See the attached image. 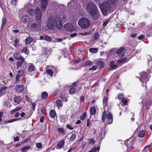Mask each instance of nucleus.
Wrapping results in <instances>:
<instances>
[{
	"mask_svg": "<svg viewBox=\"0 0 152 152\" xmlns=\"http://www.w3.org/2000/svg\"><path fill=\"white\" fill-rule=\"evenodd\" d=\"M150 146H145L144 148H143L142 152H146L149 150L148 148Z\"/></svg>",
	"mask_w": 152,
	"mask_h": 152,
	"instance_id": "nucleus-45",
	"label": "nucleus"
},
{
	"mask_svg": "<svg viewBox=\"0 0 152 152\" xmlns=\"http://www.w3.org/2000/svg\"><path fill=\"white\" fill-rule=\"evenodd\" d=\"M102 120L103 122H105L109 124H111L113 120L111 114L104 109L102 116Z\"/></svg>",
	"mask_w": 152,
	"mask_h": 152,
	"instance_id": "nucleus-6",
	"label": "nucleus"
},
{
	"mask_svg": "<svg viewBox=\"0 0 152 152\" xmlns=\"http://www.w3.org/2000/svg\"><path fill=\"white\" fill-rule=\"evenodd\" d=\"M105 1L99 4V7L103 15L107 13V11L110 8L111 5L115 3V0H105Z\"/></svg>",
	"mask_w": 152,
	"mask_h": 152,
	"instance_id": "nucleus-3",
	"label": "nucleus"
},
{
	"mask_svg": "<svg viewBox=\"0 0 152 152\" xmlns=\"http://www.w3.org/2000/svg\"><path fill=\"white\" fill-rule=\"evenodd\" d=\"M96 148H94L93 149L89 151L88 152H96Z\"/></svg>",
	"mask_w": 152,
	"mask_h": 152,
	"instance_id": "nucleus-62",
	"label": "nucleus"
},
{
	"mask_svg": "<svg viewBox=\"0 0 152 152\" xmlns=\"http://www.w3.org/2000/svg\"><path fill=\"white\" fill-rule=\"evenodd\" d=\"M97 66H93L91 68H89V70H95L97 69Z\"/></svg>",
	"mask_w": 152,
	"mask_h": 152,
	"instance_id": "nucleus-52",
	"label": "nucleus"
},
{
	"mask_svg": "<svg viewBox=\"0 0 152 152\" xmlns=\"http://www.w3.org/2000/svg\"><path fill=\"white\" fill-rule=\"evenodd\" d=\"M76 134H72L70 138V140L72 141H74L76 138Z\"/></svg>",
	"mask_w": 152,
	"mask_h": 152,
	"instance_id": "nucleus-39",
	"label": "nucleus"
},
{
	"mask_svg": "<svg viewBox=\"0 0 152 152\" xmlns=\"http://www.w3.org/2000/svg\"><path fill=\"white\" fill-rule=\"evenodd\" d=\"M26 7L24 9H21L19 12V14L21 16V19L23 23V24H26L28 22H29L31 18L27 14L25 10Z\"/></svg>",
	"mask_w": 152,
	"mask_h": 152,
	"instance_id": "nucleus-5",
	"label": "nucleus"
},
{
	"mask_svg": "<svg viewBox=\"0 0 152 152\" xmlns=\"http://www.w3.org/2000/svg\"><path fill=\"white\" fill-rule=\"evenodd\" d=\"M140 80L142 83V86H144V84H146L149 80V76L146 72H145L140 73Z\"/></svg>",
	"mask_w": 152,
	"mask_h": 152,
	"instance_id": "nucleus-8",
	"label": "nucleus"
},
{
	"mask_svg": "<svg viewBox=\"0 0 152 152\" xmlns=\"http://www.w3.org/2000/svg\"><path fill=\"white\" fill-rule=\"evenodd\" d=\"M58 132L61 133H63L64 132V131L62 128H58Z\"/></svg>",
	"mask_w": 152,
	"mask_h": 152,
	"instance_id": "nucleus-58",
	"label": "nucleus"
},
{
	"mask_svg": "<svg viewBox=\"0 0 152 152\" xmlns=\"http://www.w3.org/2000/svg\"><path fill=\"white\" fill-rule=\"evenodd\" d=\"M14 138L15 141H18L19 140V137L18 136H17L16 137H14Z\"/></svg>",
	"mask_w": 152,
	"mask_h": 152,
	"instance_id": "nucleus-64",
	"label": "nucleus"
},
{
	"mask_svg": "<svg viewBox=\"0 0 152 152\" xmlns=\"http://www.w3.org/2000/svg\"><path fill=\"white\" fill-rule=\"evenodd\" d=\"M99 37V33L98 32H96L95 33L94 35V37L95 39H97Z\"/></svg>",
	"mask_w": 152,
	"mask_h": 152,
	"instance_id": "nucleus-49",
	"label": "nucleus"
},
{
	"mask_svg": "<svg viewBox=\"0 0 152 152\" xmlns=\"http://www.w3.org/2000/svg\"><path fill=\"white\" fill-rule=\"evenodd\" d=\"M90 22L87 18H83L79 19L78 24L82 28L86 29L89 27L90 26Z\"/></svg>",
	"mask_w": 152,
	"mask_h": 152,
	"instance_id": "nucleus-7",
	"label": "nucleus"
},
{
	"mask_svg": "<svg viewBox=\"0 0 152 152\" xmlns=\"http://www.w3.org/2000/svg\"><path fill=\"white\" fill-rule=\"evenodd\" d=\"M37 147L38 148H40L42 147V144L41 143H37L36 144Z\"/></svg>",
	"mask_w": 152,
	"mask_h": 152,
	"instance_id": "nucleus-46",
	"label": "nucleus"
},
{
	"mask_svg": "<svg viewBox=\"0 0 152 152\" xmlns=\"http://www.w3.org/2000/svg\"><path fill=\"white\" fill-rule=\"evenodd\" d=\"M66 127L67 128L70 130H72L73 129V128L71 127L69 124H67L66 125Z\"/></svg>",
	"mask_w": 152,
	"mask_h": 152,
	"instance_id": "nucleus-60",
	"label": "nucleus"
},
{
	"mask_svg": "<svg viewBox=\"0 0 152 152\" xmlns=\"http://www.w3.org/2000/svg\"><path fill=\"white\" fill-rule=\"evenodd\" d=\"M30 147L29 146H27L21 148V151L23 152H26L27 151L29 150L30 149Z\"/></svg>",
	"mask_w": 152,
	"mask_h": 152,
	"instance_id": "nucleus-32",
	"label": "nucleus"
},
{
	"mask_svg": "<svg viewBox=\"0 0 152 152\" xmlns=\"http://www.w3.org/2000/svg\"><path fill=\"white\" fill-rule=\"evenodd\" d=\"M33 41V38L30 37H27L25 40V42L26 45L30 44Z\"/></svg>",
	"mask_w": 152,
	"mask_h": 152,
	"instance_id": "nucleus-21",
	"label": "nucleus"
},
{
	"mask_svg": "<svg viewBox=\"0 0 152 152\" xmlns=\"http://www.w3.org/2000/svg\"><path fill=\"white\" fill-rule=\"evenodd\" d=\"M152 104V101H150L148 102V101H147L146 102V105L148 106L151 105Z\"/></svg>",
	"mask_w": 152,
	"mask_h": 152,
	"instance_id": "nucleus-53",
	"label": "nucleus"
},
{
	"mask_svg": "<svg viewBox=\"0 0 152 152\" xmlns=\"http://www.w3.org/2000/svg\"><path fill=\"white\" fill-rule=\"evenodd\" d=\"M34 3L36 4L41 2V9L42 11H44L48 4L47 0H34Z\"/></svg>",
	"mask_w": 152,
	"mask_h": 152,
	"instance_id": "nucleus-9",
	"label": "nucleus"
},
{
	"mask_svg": "<svg viewBox=\"0 0 152 152\" xmlns=\"http://www.w3.org/2000/svg\"><path fill=\"white\" fill-rule=\"evenodd\" d=\"M24 72L23 70L21 69L19 70L18 72L17 75L20 77L22 76L23 75Z\"/></svg>",
	"mask_w": 152,
	"mask_h": 152,
	"instance_id": "nucleus-30",
	"label": "nucleus"
},
{
	"mask_svg": "<svg viewBox=\"0 0 152 152\" xmlns=\"http://www.w3.org/2000/svg\"><path fill=\"white\" fill-rule=\"evenodd\" d=\"M89 51L91 53H95L97 52L98 50L96 48H91L89 49Z\"/></svg>",
	"mask_w": 152,
	"mask_h": 152,
	"instance_id": "nucleus-34",
	"label": "nucleus"
},
{
	"mask_svg": "<svg viewBox=\"0 0 152 152\" xmlns=\"http://www.w3.org/2000/svg\"><path fill=\"white\" fill-rule=\"evenodd\" d=\"M145 132L143 130H141L138 133V136L140 137H142L145 136Z\"/></svg>",
	"mask_w": 152,
	"mask_h": 152,
	"instance_id": "nucleus-31",
	"label": "nucleus"
},
{
	"mask_svg": "<svg viewBox=\"0 0 152 152\" xmlns=\"http://www.w3.org/2000/svg\"><path fill=\"white\" fill-rule=\"evenodd\" d=\"M128 60L127 57H124V58L120 59L117 61V62L119 63H124L127 61Z\"/></svg>",
	"mask_w": 152,
	"mask_h": 152,
	"instance_id": "nucleus-25",
	"label": "nucleus"
},
{
	"mask_svg": "<svg viewBox=\"0 0 152 152\" xmlns=\"http://www.w3.org/2000/svg\"><path fill=\"white\" fill-rule=\"evenodd\" d=\"M12 4L15 5H16L17 3V0H12Z\"/></svg>",
	"mask_w": 152,
	"mask_h": 152,
	"instance_id": "nucleus-59",
	"label": "nucleus"
},
{
	"mask_svg": "<svg viewBox=\"0 0 152 152\" xmlns=\"http://www.w3.org/2000/svg\"><path fill=\"white\" fill-rule=\"evenodd\" d=\"M56 112L54 110H51L50 111L49 115L52 118H54L56 116Z\"/></svg>",
	"mask_w": 152,
	"mask_h": 152,
	"instance_id": "nucleus-24",
	"label": "nucleus"
},
{
	"mask_svg": "<svg viewBox=\"0 0 152 152\" xmlns=\"http://www.w3.org/2000/svg\"><path fill=\"white\" fill-rule=\"evenodd\" d=\"M144 37V36L143 35H141L138 37V39H143Z\"/></svg>",
	"mask_w": 152,
	"mask_h": 152,
	"instance_id": "nucleus-63",
	"label": "nucleus"
},
{
	"mask_svg": "<svg viewBox=\"0 0 152 152\" xmlns=\"http://www.w3.org/2000/svg\"><path fill=\"white\" fill-rule=\"evenodd\" d=\"M76 91L75 89L74 88H70L69 90V93L71 94H74Z\"/></svg>",
	"mask_w": 152,
	"mask_h": 152,
	"instance_id": "nucleus-41",
	"label": "nucleus"
},
{
	"mask_svg": "<svg viewBox=\"0 0 152 152\" xmlns=\"http://www.w3.org/2000/svg\"><path fill=\"white\" fill-rule=\"evenodd\" d=\"M90 111L91 114L95 115L96 112V107L94 106L91 107L90 109Z\"/></svg>",
	"mask_w": 152,
	"mask_h": 152,
	"instance_id": "nucleus-20",
	"label": "nucleus"
},
{
	"mask_svg": "<svg viewBox=\"0 0 152 152\" xmlns=\"http://www.w3.org/2000/svg\"><path fill=\"white\" fill-rule=\"evenodd\" d=\"M15 89L16 91L18 92H21L23 91L24 88L22 85H20L17 86L15 87Z\"/></svg>",
	"mask_w": 152,
	"mask_h": 152,
	"instance_id": "nucleus-14",
	"label": "nucleus"
},
{
	"mask_svg": "<svg viewBox=\"0 0 152 152\" xmlns=\"http://www.w3.org/2000/svg\"><path fill=\"white\" fill-rule=\"evenodd\" d=\"M64 140H62L59 142L57 145L56 147L57 149H60L63 147V146L64 144Z\"/></svg>",
	"mask_w": 152,
	"mask_h": 152,
	"instance_id": "nucleus-16",
	"label": "nucleus"
},
{
	"mask_svg": "<svg viewBox=\"0 0 152 152\" xmlns=\"http://www.w3.org/2000/svg\"><path fill=\"white\" fill-rule=\"evenodd\" d=\"M20 61H18L16 62V65L17 66V69H18L19 67H21L24 61V59H22L20 60Z\"/></svg>",
	"mask_w": 152,
	"mask_h": 152,
	"instance_id": "nucleus-19",
	"label": "nucleus"
},
{
	"mask_svg": "<svg viewBox=\"0 0 152 152\" xmlns=\"http://www.w3.org/2000/svg\"><path fill=\"white\" fill-rule=\"evenodd\" d=\"M92 63L90 61H85L83 63L84 66H91L92 65Z\"/></svg>",
	"mask_w": 152,
	"mask_h": 152,
	"instance_id": "nucleus-33",
	"label": "nucleus"
},
{
	"mask_svg": "<svg viewBox=\"0 0 152 152\" xmlns=\"http://www.w3.org/2000/svg\"><path fill=\"white\" fill-rule=\"evenodd\" d=\"M19 42L17 39H15L14 41V45L15 47H17L18 46V44H19Z\"/></svg>",
	"mask_w": 152,
	"mask_h": 152,
	"instance_id": "nucleus-40",
	"label": "nucleus"
},
{
	"mask_svg": "<svg viewBox=\"0 0 152 152\" xmlns=\"http://www.w3.org/2000/svg\"><path fill=\"white\" fill-rule=\"evenodd\" d=\"M121 101L124 104V105H122L123 106H124L127 104V99H125L124 98H123Z\"/></svg>",
	"mask_w": 152,
	"mask_h": 152,
	"instance_id": "nucleus-44",
	"label": "nucleus"
},
{
	"mask_svg": "<svg viewBox=\"0 0 152 152\" xmlns=\"http://www.w3.org/2000/svg\"><path fill=\"white\" fill-rule=\"evenodd\" d=\"M86 9L93 19L97 20L99 13L97 12V8L96 5L93 2H90L87 4Z\"/></svg>",
	"mask_w": 152,
	"mask_h": 152,
	"instance_id": "nucleus-2",
	"label": "nucleus"
},
{
	"mask_svg": "<svg viewBox=\"0 0 152 152\" xmlns=\"http://www.w3.org/2000/svg\"><path fill=\"white\" fill-rule=\"evenodd\" d=\"M58 89H56L55 90L53 93V94L54 96H56L58 94Z\"/></svg>",
	"mask_w": 152,
	"mask_h": 152,
	"instance_id": "nucleus-54",
	"label": "nucleus"
},
{
	"mask_svg": "<svg viewBox=\"0 0 152 152\" xmlns=\"http://www.w3.org/2000/svg\"><path fill=\"white\" fill-rule=\"evenodd\" d=\"M7 88L8 87H4L1 88L0 89V96H1L4 94Z\"/></svg>",
	"mask_w": 152,
	"mask_h": 152,
	"instance_id": "nucleus-23",
	"label": "nucleus"
},
{
	"mask_svg": "<svg viewBox=\"0 0 152 152\" xmlns=\"http://www.w3.org/2000/svg\"><path fill=\"white\" fill-rule=\"evenodd\" d=\"M57 18H59L60 19V20L62 22H65L66 19V15L65 14H61L60 15H59Z\"/></svg>",
	"mask_w": 152,
	"mask_h": 152,
	"instance_id": "nucleus-17",
	"label": "nucleus"
},
{
	"mask_svg": "<svg viewBox=\"0 0 152 152\" xmlns=\"http://www.w3.org/2000/svg\"><path fill=\"white\" fill-rule=\"evenodd\" d=\"M19 52L21 53H24L26 54H28V50L26 48H25L21 50H19Z\"/></svg>",
	"mask_w": 152,
	"mask_h": 152,
	"instance_id": "nucleus-28",
	"label": "nucleus"
},
{
	"mask_svg": "<svg viewBox=\"0 0 152 152\" xmlns=\"http://www.w3.org/2000/svg\"><path fill=\"white\" fill-rule=\"evenodd\" d=\"M5 105L8 107H11V104L8 101H6L5 103Z\"/></svg>",
	"mask_w": 152,
	"mask_h": 152,
	"instance_id": "nucleus-57",
	"label": "nucleus"
},
{
	"mask_svg": "<svg viewBox=\"0 0 152 152\" xmlns=\"http://www.w3.org/2000/svg\"><path fill=\"white\" fill-rule=\"evenodd\" d=\"M64 28L65 31L68 32L73 31L74 29V26L70 24H65L64 27Z\"/></svg>",
	"mask_w": 152,
	"mask_h": 152,
	"instance_id": "nucleus-10",
	"label": "nucleus"
},
{
	"mask_svg": "<svg viewBox=\"0 0 152 152\" xmlns=\"http://www.w3.org/2000/svg\"><path fill=\"white\" fill-rule=\"evenodd\" d=\"M32 106V107L33 110L34 111L35 110V107L37 105L36 102H35L31 103Z\"/></svg>",
	"mask_w": 152,
	"mask_h": 152,
	"instance_id": "nucleus-50",
	"label": "nucleus"
},
{
	"mask_svg": "<svg viewBox=\"0 0 152 152\" xmlns=\"http://www.w3.org/2000/svg\"><path fill=\"white\" fill-rule=\"evenodd\" d=\"M123 98H124L123 95L122 94H119L118 96V99H122Z\"/></svg>",
	"mask_w": 152,
	"mask_h": 152,
	"instance_id": "nucleus-51",
	"label": "nucleus"
},
{
	"mask_svg": "<svg viewBox=\"0 0 152 152\" xmlns=\"http://www.w3.org/2000/svg\"><path fill=\"white\" fill-rule=\"evenodd\" d=\"M108 100V98L107 97H104L103 99V105L105 106L104 109H106V107L107 106V103Z\"/></svg>",
	"mask_w": 152,
	"mask_h": 152,
	"instance_id": "nucleus-29",
	"label": "nucleus"
},
{
	"mask_svg": "<svg viewBox=\"0 0 152 152\" xmlns=\"http://www.w3.org/2000/svg\"><path fill=\"white\" fill-rule=\"evenodd\" d=\"M110 67L113 69H115L117 68V66L116 65L114 64V61H112L110 64Z\"/></svg>",
	"mask_w": 152,
	"mask_h": 152,
	"instance_id": "nucleus-26",
	"label": "nucleus"
},
{
	"mask_svg": "<svg viewBox=\"0 0 152 152\" xmlns=\"http://www.w3.org/2000/svg\"><path fill=\"white\" fill-rule=\"evenodd\" d=\"M20 77L17 75L15 78V81L16 83H18V81L20 80Z\"/></svg>",
	"mask_w": 152,
	"mask_h": 152,
	"instance_id": "nucleus-56",
	"label": "nucleus"
},
{
	"mask_svg": "<svg viewBox=\"0 0 152 152\" xmlns=\"http://www.w3.org/2000/svg\"><path fill=\"white\" fill-rule=\"evenodd\" d=\"M6 19L4 17L2 20V26L1 27V29L4 26V25L6 24Z\"/></svg>",
	"mask_w": 152,
	"mask_h": 152,
	"instance_id": "nucleus-37",
	"label": "nucleus"
},
{
	"mask_svg": "<svg viewBox=\"0 0 152 152\" xmlns=\"http://www.w3.org/2000/svg\"><path fill=\"white\" fill-rule=\"evenodd\" d=\"M148 66L151 68L150 70L152 71V61H149L148 62Z\"/></svg>",
	"mask_w": 152,
	"mask_h": 152,
	"instance_id": "nucleus-43",
	"label": "nucleus"
},
{
	"mask_svg": "<svg viewBox=\"0 0 152 152\" xmlns=\"http://www.w3.org/2000/svg\"><path fill=\"white\" fill-rule=\"evenodd\" d=\"M46 72L48 74L52 76L53 73L56 72H57L56 70V68L54 66H52L50 68L48 67V69H46Z\"/></svg>",
	"mask_w": 152,
	"mask_h": 152,
	"instance_id": "nucleus-12",
	"label": "nucleus"
},
{
	"mask_svg": "<svg viewBox=\"0 0 152 152\" xmlns=\"http://www.w3.org/2000/svg\"><path fill=\"white\" fill-rule=\"evenodd\" d=\"M48 96V93L45 91L43 92L41 94V96L43 99H45L47 98Z\"/></svg>",
	"mask_w": 152,
	"mask_h": 152,
	"instance_id": "nucleus-27",
	"label": "nucleus"
},
{
	"mask_svg": "<svg viewBox=\"0 0 152 152\" xmlns=\"http://www.w3.org/2000/svg\"><path fill=\"white\" fill-rule=\"evenodd\" d=\"M13 56L14 58L17 60H20L24 58L20 54L18 53H16L14 54Z\"/></svg>",
	"mask_w": 152,
	"mask_h": 152,
	"instance_id": "nucleus-15",
	"label": "nucleus"
},
{
	"mask_svg": "<svg viewBox=\"0 0 152 152\" xmlns=\"http://www.w3.org/2000/svg\"><path fill=\"white\" fill-rule=\"evenodd\" d=\"M19 119L18 118H13L11 120H7L5 121V123H11L15 121H16L18 120H19Z\"/></svg>",
	"mask_w": 152,
	"mask_h": 152,
	"instance_id": "nucleus-36",
	"label": "nucleus"
},
{
	"mask_svg": "<svg viewBox=\"0 0 152 152\" xmlns=\"http://www.w3.org/2000/svg\"><path fill=\"white\" fill-rule=\"evenodd\" d=\"M95 142L92 139H90L89 140V144L92 143L93 144H94L95 143Z\"/></svg>",
	"mask_w": 152,
	"mask_h": 152,
	"instance_id": "nucleus-61",
	"label": "nucleus"
},
{
	"mask_svg": "<svg viewBox=\"0 0 152 152\" xmlns=\"http://www.w3.org/2000/svg\"><path fill=\"white\" fill-rule=\"evenodd\" d=\"M45 39L47 41H51V38L50 37L48 36V35H46L45 37Z\"/></svg>",
	"mask_w": 152,
	"mask_h": 152,
	"instance_id": "nucleus-48",
	"label": "nucleus"
},
{
	"mask_svg": "<svg viewBox=\"0 0 152 152\" xmlns=\"http://www.w3.org/2000/svg\"><path fill=\"white\" fill-rule=\"evenodd\" d=\"M35 69V66L33 64H31L28 66L27 74L30 75H34L35 74L34 72Z\"/></svg>",
	"mask_w": 152,
	"mask_h": 152,
	"instance_id": "nucleus-11",
	"label": "nucleus"
},
{
	"mask_svg": "<svg viewBox=\"0 0 152 152\" xmlns=\"http://www.w3.org/2000/svg\"><path fill=\"white\" fill-rule=\"evenodd\" d=\"M124 49V48L122 47L116 51V53L117 54H120L119 56L121 58L123 57L124 56L125 53Z\"/></svg>",
	"mask_w": 152,
	"mask_h": 152,
	"instance_id": "nucleus-13",
	"label": "nucleus"
},
{
	"mask_svg": "<svg viewBox=\"0 0 152 152\" xmlns=\"http://www.w3.org/2000/svg\"><path fill=\"white\" fill-rule=\"evenodd\" d=\"M14 101L15 103L14 105H16L17 104L19 103L21 101V99L20 97L18 96H16L14 98Z\"/></svg>",
	"mask_w": 152,
	"mask_h": 152,
	"instance_id": "nucleus-18",
	"label": "nucleus"
},
{
	"mask_svg": "<svg viewBox=\"0 0 152 152\" xmlns=\"http://www.w3.org/2000/svg\"><path fill=\"white\" fill-rule=\"evenodd\" d=\"M35 12L36 18L37 20L38 24H37L35 23H32L31 26V28L35 31L38 30V26L40 25L41 19L42 18L41 12L39 8H36Z\"/></svg>",
	"mask_w": 152,
	"mask_h": 152,
	"instance_id": "nucleus-4",
	"label": "nucleus"
},
{
	"mask_svg": "<svg viewBox=\"0 0 152 152\" xmlns=\"http://www.w3.org/2000/svg\"><path fill=\"white\" fill-rule=\"evenodd\" d=\"M27 10L28 14L31 16L34 15L35 13L36 14L35 11L33 10L31 8L28 9Z\"/></svg>",
	"mask_w": 152,
	"mask_h": 152,
	"instance_id": "nucleus-22",
	"label": "nucleus"
},
{
	"mask_svg": "<svg viewBox=\"0 0 152 152\" xmlns=\"http://www.w3.org/2000/svg\"><path fill=\"white\" fill-rule=\"evenodd\" d=\"M47 26L50 30H52L55 26L57 29H61L63 26L62 22L59 18L54 19L52 17L49 18L47 22Z\"/></svg>",
	"mask_w": 152,
	"mask_h": 152,
	"instance_id": "nucleus-1",
	"label": "nucleus"
},
{
	"mask_svg": "<svg viewBox=\"0 0 152 152\" xmlns=\"http://www.w3.org/2000/svg\"><path fill=\"white\" fill-rule=\"evenodd\" d=\"M110 21V19H109L108 20H106L103 23V26L104 27L105 26L108 24V23Z\"/></svg>",
	"mask_w": 152,
	"mask_h": 152,
	"instance_id": "nucleus-47",
	"label": "nucleus"
},
{
	"mask_svg": "<svg viewBox=\"0 0 152 152\" xmlns=\"http://www.w3.org/2000/svg\"><path fill=\"white\" fill-rule=\"evenodd\" d=\"M90 33V32H85L84 33H80V34L81 35H87L88 34H89Z\"/></svg>",
	"mask_w": 152,
	"mask_h": 152,
	"instance_id": "nucleus-55",
	"label": "nucleus"
},
{
	"mask_svg": "<svg viewBox=\"0 0 152 152\" xmlns=\"http://www.w3.org/2000/svg\"><path fill=\"white\" fill-rule=\"evenodd\" d=\"M86 112H84L83 113V114L81 115L80 118V119L81 120H84L86 116Z\"/></svg>",
	"mask_w": 152,
	"mask_h": 152,
	"instance_id": "nucleus-42",
	"label": "nucleus"
},
{
	"mask_svg": "<svg viewBox=\"0 0 152 152\" xmlns=\"http://www.w3.org/2000/svg\"><path fill=\"white\" fill-rule=\"evenodd\" d=\"M96 64L98 66H99L100 68L102 67L103 66V63L101 61H98L97 62Z\"/></svg>",
	"mask_w": 152,
	"mask_h": 152,
	"instance_id": "nucleus-38",
	"label": "nucleus"
},
{
	"mask_svg": "<svg viewBox=\"0 0 152 152\" xmlns=\"http://www.w3.org/2000/svg\"><path fill=\"white\" fill-rule=\"evenodd\" d=\"M56 104L58 107H62L63 104L62 103V101L60 100H58L56 102Z\"/></svg>",
	"mask_w": 152,
	"mask_h": 152,
	"instance_id": "nucleus-35",
	"label": "nucleus"
}]
</instances>
